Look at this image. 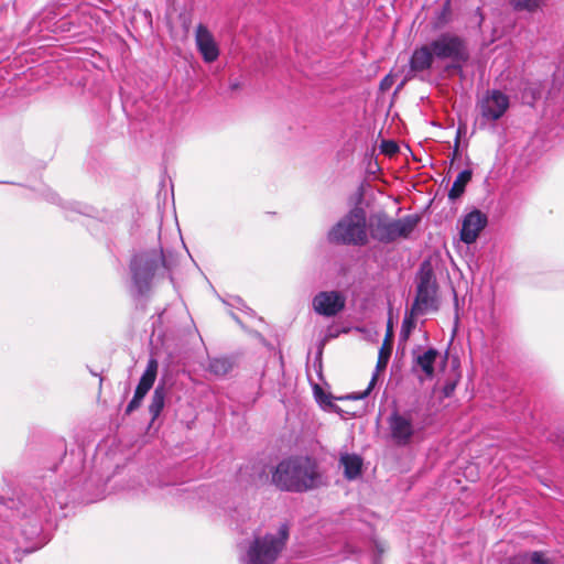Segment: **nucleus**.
I'll return each mask as SVG.
<instances>
[{
    "label": "nucleus",
    "instance_id": "obj_2",
    "mask_svg": "<svg viewBox=\"0 0 564 564\" xmlns=\"http://www.w3.org/2000/svg\"><path fill=\"white\" fill-rule=\"evenodd\" d=\"M289 531H253L237 545L241 564H276L285 549Z\"/></svg>",
    "mask_w": 564,
    "mask_h": 564
},
{
    "label": "nucleus",
    "instance_id": "obj_23",
    "mask_svg": "<svg viewBox=\"0 0 564 564\" xmlns=\"http://www.w3.org/2000/svg\"><path fill=\"white\" fill-rule=\"evenodd\" d=\"M512 8L517 11L533 12L538 10L544 0H509Z\"/></svg>",
    "mask_w": 564,
    "mask_h": 564
},
{
    "label": "nucleus",
    "instance_id": "obj_22",
    "mask_svg": "<svg viewBox=\"0 0 564 564\" xmlns=\"http://www.w3.org/2000/svg\"><path fill=\"white\" fill-rule=\"evenodd\" d=\"M417 314H412V308L410 310V312L405 313L399 335L400 341L405 343L410 338L412 330L415 328L414 317Z\"/></svg>",
    "mask_w": 564,
    "mask_h": 564
},
{
    "label": "nucleus",
    "instance_id": "obj_14",
    "mask_svg": "<svg viewBox=\"0 0 564 564\" xmlns=\"http://www.w3.org/2000/svg\"><path fill=\"white\" fill-rule=\"evenodd\" d=\"M195 42L204 62L213 63L218 58V45L210 31L202 23L196 28Z\"/></svg>",
    "mask_w": 564,
    "mask_h": 564
},
{
    "label": "nucleus",
    "instance_id": "obj_28",
    "mask_svg": "<svg viewBox=\"0 0 564 564\" xmlns=\"http://www.w3.org/2000/svg\"><path fill=\"white\" fill-rule=\"evenodd\" d=\"M381 147H382V151L390 155H392L399 151L398 144L393 141H383Z\"/></svg>",
    "mask_w": 564,
    "mask_h": 564
},
{
    "label": "nucleus",
    "instance_id": "obj_10",
    "mask_svg": "<svg viewBox=\"0 0 564 564\" xmlns=\"http://www.w3.org/2000/svg\"><path fill=\"white\" fill-rule=\"evenodd\" d=\"M313 310L324 317L338 315L346 305V297L338 291H321L312 301Z\"/></svg>",
    "mask_w": 564,
    "mask_h": 564
},
{
    "label": "nucleus",
    "instance_id": "obj_7",
    "mask_svg": "<svg viewBox=\"0 0 564 564\" xmlns=\"http://www.w3.org/2000/svg\"><path fill=\"white\" fill-rule=\"evenodd\" d=\"M436 281L429 262H423L417 273L416 296L412 303V314H424L434 308Z\"/></svg>",
    "mask_w": 564,
    "mask_h": 564
},
{
    "label": "nucleus",
    "instance_id": "obj_16",
    "mask_svg": "<svg viewBox=\"0 0 564 564\" xmlns=\"http://www.w3.org/2000/svg\"><path fill=\"white\" fill-rule=\"evenodd\" d=\"M435 56L430 44L422 45L413 51L410 68L413 72H424L432 67Z\"/></svg>",
    "mask_w": 564,
    "mask_h": 564
},
{
    "label": "nucleus",
    "instance_id": "obj_6",
    "mask_svg": "<svg viewBox=\"0 0 564 564\" xmlns=\"http://www.w3.org/2000/svg\"><path fill=\"white\" fill-rule=\"evenodd\" d=\"M429 44L436 59H448L451 62L445 67L447 72L463 70L465 63L468 61L469 54L465 42L459 36L452 33H443Z\"/></svg>",
    "mask_w": 564,
    "mask_h": 564
},
{
    "label": "nucleus",
    "instance_id": "obj_15",
    "mask_svg": "<svg viewBox=\"0 0 564 564\" xmlns=\"http://www.w3.org/2000/svg\"><path fill=\"white\" fill-rule=\"evenodd\" d=\"M23 539V544L18 546L19 550L30 553L45 545L51 539L50 531H15Z\"/></svg>",
    "mask_w": 564,
    "mask_h": 564
},
{
    "label": "nucleus",
    "instance_id": "obj_24",
    "mask_svg": "<svg viewBox=\"0 0 564 564\" xmlns=\"http://www.w3.org/2000/svg\"><path fill=\"white\" fill-rule=\"evenodd\" d=\"M391 352H392V345L383 343L382 347L379 350V356H378V361H377V366H376V371H381V370L386 369V367H387V365L389 362Z\"/></svg>",
    "mask_w": 564,
    "mask_h": 564
},
{
    "label": "nucleus",
    "instance_id": "obj_26",
    "mask_svg": "<svg viewBox=\"0 0 564 564\" xmlns=\"http://www.w3.org/2000/svg\"><path fill=\"white\" fill-rule=\"evenodd\" d=\"M315 395H316V400L321 403V404H324L326 406H330L333 408L335 411H338L339 409L334 405L330 401V397L325 394L324 392H322V390H316L315 391Z\"/></svg>",
    "mask_w": 564,
    "mask_h": 564
},
{
    "label": "nucleus",
    "instance_id": "obj_11",
    "mask_svg": "<svg viewBox=\"0 0 564 564\" xmlns=\"http://www.w3.org/2000/svg\"><path fill=\"white\" fill-rule=\"evenodd\" d=\"M158 361L154 358H150L144 372L142 373L139 383L135 388L133 398L126 408V414H131L133 411L140 408L144 397L153 387L156 373H158Z\"/></svg>",
    "mask_w": 564,
    "mask_h": 564
},
{
    "label": "nucleus",
    "instance_id": "obj_9",
    "mask_svg": "<svg viewBox=\"0 0 564 564\" xmlns=\"http://www.w3.org/2000/svg\"><path fill=\"white\" fill-rule=\"evenodd\" d=\"M510 106L509 97L500 90H488L479 101L480 115L489 121L499 120Z\"/></svg>",
    "mask_w": 564,
    "mask_h": 564
},
{
    "label": "nucleus",
    "instance_id": "obj_27",
    "mask_svg": "<svg viewBox=\"0 0 564 564\" xmlns=\"http://www.w3.org/2000/svg\"><path fill=\"white\" fill-rule=\"evenodd\" d=\"M376 380H377V373H373L369 384H368V388L358 393V394H352V395H348L346 397L347 399H365L366 397H368V394L370 393V391L373 389L375 384H376Z\"/></svg>",
    "mask_w": 564,
    "mask_h": 564
},
{
    "label": "nucleus",
    "instance_id": "obj_18",
    "mask_svg": "<svg viewBox=\"0 0 564 564\" xmlns=\"http://www.w3.org/2000/svg\"><path fill=\"white\" fill-rule=\"evenodd\" d=\"M166 388L164 383H159L151 398L149 404V413L151 414V421L154 422L161 414L165 405Z\"/></svg>",
    "mask_w": 564,
    "mask_h": 564
},
{
    "label": "nucleus",
    "instance_id": "obj_4",
    "mask_svg": "<svg viewBox=\"0 0 564 564\" xmlns=\"http://www.w3.org/2000/svg\"><path fill=\"white\" fill-rule=\"evenodd\" d=\"M421 221L416 214L400 219H391L386 213L371 217L370 236L381 243H391L398 239H408Z\"/></svg>",
    "mask_w": 564,
    "mask_h": 564
},
{
    "label": "nucleus",
    "instance_id": "obj_13",
    "mask_svg": "<svg viewBox=\"0 0 564 564\" xmlns=\"http://www.w3.org/2000/svg\"><path fill=\"white\" fill-rule=\"evenodd\" d=\"M488 218L486 214L474 209L466 214L462 221L460 240L466 245L474 243L482 229L487 226Z\"/></svg>",
    "mask_w": 564,
    "mask_h": 564
},
{
    "label": "nucleus",
    "instance_id": "obj_30",
    "mask_svg": "<svg viewBox=\"0 0 564 564\" xmlns=\"http://www.w3.org/2000/svg\"><path fill=\"white\" fill-rule=\"evenodd\" d=\"M393 324H392V319L389 318L388 319V323H387V333H386V337H384V340L383 343L386 344H391L392 345V340H393Z\"/></svg>",
    "mask_w": 564,
    "mask_h": 564
},
{
    "label": "nucleus",
    "instance_id": "obj_31",
    "mask_svg": "<svg viewBox=\"0 0 564 564\" xmlns=\"http://www.w3.org/2000/svg\"><path fill=\"white\" fill-rule=\"evenodd\" d=\"M460 133H462V128L459 127V128H458V131H457L456 140H455V152H456V151H457V149H458L459 139H460Z\"/></svg>",
    "mask_w": 564,
    "mask_h": 564
},
{
    "label": "nucleus",
    "instance_id": "obj_3",
    "mask_svg": "<svg viewBox=\"0 0 564 564\" xmlns=\"http://www.w3.org/2000/svg\"><path fill=\"white\" fill-rule=\"evenodd\" d=\"M328 240L332 243L345 246H366L368 242L367 218L362 207L356 206L349 210L328 231Z\"/></svg>",
    "mask_w": 564,
    "mask_h": 564
},
{
    "label": "nucleus",
    "instance_id": "obj_19",
    "mask_svg": "<svg viewBox=\"0 0 564 564\" xmlns=\"http://www.w3.org/2000/svg\"><path fill=\"white\" fill-rule=\"evenodd\" d=\"M511 564H552L546 553L541 551L524 552L514 555Z\"/></svg>",
    "mask_w": 564,
    "mask_h": 564
},
{
    "label": "nucleus",
    "instance_id": "obj_5",
    "mask_svg": "<svg viewBox=\"0 0 564 564\" xmlns=\"http://www.w3.org/2000/svg\"><path fill=\"white\" fill-rule=\"evenodd\" d=\"M162 268H165V259L161 249L137 253L130 262L133 293L138 296L145 294L154 274Z\"/></svg>",
    "mask_w": 564,
    "mask_h": 564
},
{
    "label": "nucleus",
    "instance_id": "obj_12",
    "mask_svg": "<svg viewBox=\"0 0 564 564\" xmlns=\"http://www.w3.org/2000/svg\"><path fill=\"white\" fill-rule=\"evenodd\" d=\"M438 357L440 352L435 348H429L422 352L419 349L413 350L412 372L420 381L430 380L434 377V366Z\"/></svg>",
    "mask_w": 564,
    "mask_h": 564
},
{
    "label": "nucleus",
    "instance_id": "obj_29",
    "mask_svg": "<svg viewBox=\"0 0 564 564\" xmlns=\"http://www.w3.org/2000/svg\"><path fill=\"white\" fill-rule=\"evenodd\" d=\"M456 389V382L455 381H447L443 387V395L444 398H449L454 393Z\"/></svg>",
    "mask_w": 564,
    "mask_h": 564
},
{
    "label": "nucleus",
    "instance_id": "obj_25",
    "mask_svg": "<svg viewBox=\"0 0 564 564\" xmlns=\"http://www.w3.org/2000/svg\"><path fill=\"white\" fill-rule=\"evenodd\" d=\"M370 547H371V552H372V562H373V564H380L379 557L386 551L384 543H382V542H380L378 540H373V541L370 542Z\"/></svg>",
    "mask_w": 564,
    "mask_h": 564
},
{
    "label": "nucleus",
    "instance_id": "obj_21",
    "mask_svg": "<svg viewBox=\"0 0 564 564\" xmlns=\"http://www.w3.org/2000/svg\"><path fill=\"white\" fill-rule=\"evenodd\" d=\"M231 362L228 358H213L209 360L208 370L215 376L221 377L231 370Z\"/></svg>",
    "mask_w": 564,
    "mask_h": 564
},
{
    "label": "nucleus",
    "instance_id": "obj_1",
    "mask_svg": "<svg viewBox=\"0 0 564 564\" xmlns=\"http://www.w3.org/2000/svg\"><path fill=\"white\" fill-rule=\"evenodd\" d=\"M272 481L282 490L303 492L317 488L322 484V475L315 458L295 456L279 463Z\"/></svg>",
    "mask_w": 564,
    "mask_h": 564
},
{
    "label": "nucleus",
    "instance_id": "obj_20",
    "mask_svg": "<svg viewBox=\"0 0 564 564\" xmlns=\"http://www.w3.org/2000/svg\"><path fill=\"white\" fill-rule=\"evenodd\" d=\"M471 176H473V172H471V170H468V169L463 170L457 175L456 180L454 181V183L452 185V188L448 192V198L451 200H456L464 194L465 187L470 182Z\"/></svg>",
    "mask_w": 564,
    "mask_h": 564
},
{
    "label": "nucleus",
    "instance_id": "obj_8",
    "mask_svg": "<svg viewBox=\"0 0 564 564\" xmlns=\"http://www.w3.org/2000/svg\"><path fill=\"white\" fill-rule=\"evenodd\" d=\"M415 410H406L403 412L393 411L388 417V425L390 431L391 440L398 446H406L411 443L413 436L423 426H417L414 421Z\"/></svg>",
    "mask_w": 564,
    "mask_h": 564
},
{
    "label": "nucleus",
    "instance_id": "obj_17",
    "mask_svg": "<svg viewBox=\"0 0 564 564\" xmlns=\"http://www.w3.org/2000/svg\"><path fill=\"white\" fill-rule=\"evenodd\" d=\"M339 465L344 468V477L347 480H355L361 475L362 458L357 454H341Z\"/></svg>",
    "mask_w": 564,
    "mask_h": 564
}]
</instances>
